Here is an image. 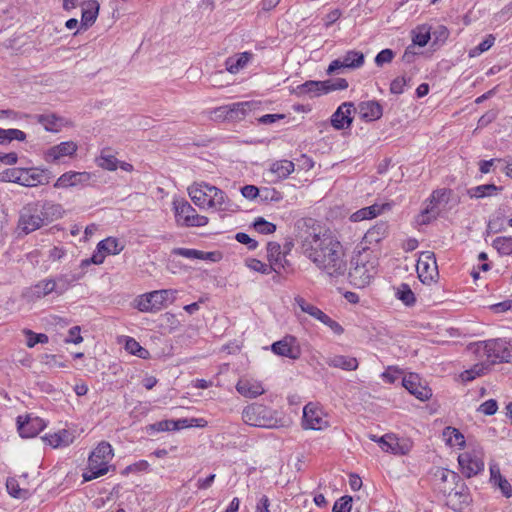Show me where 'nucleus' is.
I'll list each match as a JSON object with an SVG mask.
<instances>
[{
	"mask_svg": "<svg viewBox=\"0 0 512 512\" xmlns=\"http://www.w3.org/2000/svg\"><path fill=\"white\" fill-rule=\"evenodd\" d=\"M453 194L451 189H437L432 192L429 197V205L422 211V224H428L431 220L436 219L439 212L436 208L441 205H447L450 202L451 195Z\"/></svg>",
	"mask_w": 512,
	"mask_h": 512,
	"instance_id": "nucleus-7",
	"label": "nucleus"
},
{
	"mask_svg": "<svg viewBox=\"0 0 512 512\" xmlns=\"http://www.w3.org/2000/svg\"><path fill=\"white\" fill-rule=\"evenodd\" d=\"M356 112L365 122L379 120L383 115V107L377 100L361 101L356 107Z\"/></svg>",
	"mask_w": 512,
	"mask_h": 512,
	"instance_id": "nucleus-15",
	"label": "nucleus"
},
{
	"mask_svg": "<svg viewBox=\"0 0 512 512\" xmlns=\"http://www.w3.org/2000/svg\"><path fill=\"white\" fill-rule=\"evenodd\" d=\"M449 36V30L444 25H438L433 31L431 30V38H433L432 46H438L444 43Z\"/></svg>",
	"mask_w": 512,
	"mask_h": 512,
	"instance_id": "nucleus-57",
	"label": "nucleus"
},
{
	"mask_svg": "<svg viewBox=\"0 0 512 512\" xmlns=\"http://www.w3.org/2000/svg\"><path fill=\"white\" fill-rule=\"evenodd\" d=\"M21 186L36 187L38 185H46L53 177L52 172L47 168L29 167L22 168Z\"/></svg>",
	"mask_w": 512,
	"mask_h": 512,
	"instance_id": "nucleus-9",
	"label": "nucleus"
},
{
	"mask_svg": "<svg viewBox=\"0 0 512 512\" xmlns=\"http://www.w3.org/2000/svg\"><path fill=\"white\" fill-rule=\"evenodd\" d=\"M303 247L307 257L330 278H339L346 274L344 248L333 236L310 234L303 240Z\"/></svg>",
	"mask_w": 512,
	"mask_h": 512,
	"instance_id": "nucleus-1",
	"label": "nucleus"
},
{
	"mask_svg": "<svg viewBox=\"0 0 512 512\" xmlns=\"http://www.w3.org/2000/svg\"><path fill=\"white\" fill-rule=\"evenodd\" d=\"M431 39V26L419 25L412 30V45L425 47Z\"/></svg>",
	"mask_w": 512,
	"mask_h": 512,
	"instance_id": "nucleus-36",
	"label": "nucleus"
},
{
	"mask_svg": "<svg viewBox=\"0 0 512 512\" xmlns=\"http://www.w3.org/2000/svg\"><path fill=\"white\" fill-rule=\"evenodd\" d=\"M104 260H105V253L102 251H99V248L96 247V250L93 252L91 257L86 258L81 261L80 267L84 269L91 264L100 265L104 262Z\"/></svg>",
	"mask_w": 512,
	"mask_h": 512,
	"instance_id": "nucleus-63",
	"label": "nucleus"
},
{
	"mask_svg": "<svg viewBox=\"0 0 512 512\" xmlns=\"http://www.w3.org/2000/svg\"><path fill=\"white\" fill-rule=\"evenodd\" d=\"M208 191L211 193L213 192V195L211 196V199H209V207L216 208L220 211H235L236 209L233 207V205L230 203V200L228 199L227 195L224 191L217 187L209 188Z\"/></svg>",
	"mask_w": 512,
	"mask_h": 512,
	"instance_id": "nucleus-25",
	"label": "nucleus"
},
{
	"mask_svg": "<svg viewBox=\"0 0 512 512\" xmlns=\"http://www.w3.org/2000/svg\"><path fill=\"white\" fill-rule=\"evenodd\" d=\"M174 209L177 223L185 227H202L208 224V218L197 214L188 201H175Z\"/></svg>",
	"mask_w": 512,
	"mask_h": 512,
	"instance_id": "nucleus-5",
	"label": "nucleus"
},
{
	"mask_svg": "<svg viewBox=\"0 0 512 512\" xmlns=\"http://www.w3.org/2000/svg\"><path fill=\"white\" fill-rule=\"evenodd\" d=\"M61 358V356L54 355V354H43L41 355V363L52 368V367H58V368H66L68 367V361H59L58 359Z\"/></svg>",
	"mask_w": 512,
	"mask_h": 512,
	"instance_id": "nucleus-59",
	"label": "nucleus"
},
{
	"mask_svg": "<svg viewBox=\"0 0 512 512\" xmlns=\"http://www.w3.org/2000/svg\"><path fill=\"white\" fill-rule=\"evenodd\" d=\"M494 42V35L489 34L482 42H480L476 47L469 51V57L479 56L483 52L489 50L493 46Z\"/></svg>",
	"mask_w": 512,
	"mask_h": 512,
	"instance_id": "nucleus-56",
	"label": "nucleus"
},
{
	"mask_svg": "<svg viewBox=\"0 0 512 512\" xmlns=\"http://www.w3.org/2000/svg\"><path fill=\"white\" fill-rule=\"evenodd\" d=\"M253 54L251 52H242L228 57L225 61L226 70L232 74L239 72L251 60Z\"/></svg>",
	"mask_w": 512,
	"mask_h": 512,
	"instance_id": "nucleus-29",
	"label": "nucleus"
},
{
	"mask_svg": "<svg viewBox=\"0 0 512 512\" xmlns=\"http://www.w3.org/2000/svg\"><path fill=\"white\" fill-rule=\"evenodd\" d=\"M505 210L499 208L490 218L487 224L486 232L490 233H500L505 230L504 221H505Z\"/></svg>",
	"mask_w": 512,
	"mask_h": 512,
	"instance_id": "nucleus-39",
	"label": "nucleus"
},
{
	"mask_svg": "<svg viewBox=\"0 0 512 512\" xmlns=\"http://www.w3.org/2000/svg\"><path fill=\"white\" fill-rule=\"evenodd\" d=\"M212 187L205 182L192 185L188 189V193L193 203L200 208L209 207V199H211L213 192L210 193L208 189Z\"/></svg>",
	"mask_w": 512,
	"mask_h": 512,
	"instance_id": "nucleus-18",
	"label": "nucleus"
},
{
	"mask_svg": "<svg viewBox=\"0 0 512 512\" xmlns=\"http://www.w3.org/2000/svg\"><path fill=\"white\" fill-rule=\"evenodd\" d=\"M435 476H438L440 481H450L449 486H443V487L439 486V491L444 496L451 495L453 493V491L456 490V488H458V486H460L461 482H463L458 473L451 471L449 469H446V468L437 469Z\"/></svg>",
	"mask_w": 512,
	"mask_h": 512,
	"instance_id": "nucleus-21",
	"label": "nucleus"
},
{
	"mask_svg": "<svg viewBox=\"0 0 512 512\" xmlns=\"http://www.w3.org/2000/svg\"><path fill=\"white\" fill-rule=\"evenodd\" d=\"M37 122L44 126V129L48 132L57 133L62 127L68 124V121L54 113L51 114H40L35 116Z\"/></svg>",
	"mask_w": 512,
	"mask_h": 512,
	"instance_id": "nucleus-24",
	"label": "nucleus"
},
{
	"mask_svg": "<svg viewBox=\"0 0 512 512\" xmlns=\"http://www.w3.org/2000/svg\"><path fill=\"white\" fill-rule=\"evenodd\" d=\"M108 462L99 458L89 456L88 470L83 473V481L88 482L105 475L108 472Z\"/></svg>",
	"mask_w": 512,
	"mask_h": 512,
	"instance_id": "nucleus-22",
	"label": "nucleus"
},
{
	"mask_svg": "<svg viewBox=\"0 0 512 512\" xmlns=\"http://www.w3.org/2000/svg\"><path fill=\"white\" fill-rule=\"evenodd\" d=\"M282 256V248L278 242L270 241L267 243V259L271 265L277 267V263Z\"/></svg>",
	"mask_w": 512,
	"mask_h": 512,
	"instance_id": "nucleus-51",
	"label": "nucleus"
},
{
	"mask_svg": "<svg viewBox=\"0 0 512 512\" xmlns=\"http://www.w3.org/2000/svg\"><path fill=\"white\" fill-rule=\"evenodd\" d=\"M492 246L500 255H510L512 253L511 237H497L493 240Z\"/></svg>",
	"mask_w": 512,
	"mask_h": 512,
	"instance_id": "nucleus-54",
	"label": "nucleus"
},
{
	"mask_svg": "<svg viewBox=\"0 0 512 512\" xmlns=\"http://www.w3.org/2000/svg\"><path fill=\"white\" fill-rule=\"evenodd\" d=\"M388 234L387 222H379L370 228L364 235V241L368 244H378Z\"/></svg>",
	"mask_w": 512,
	"mask_h": 512,
	"instance_id": "nucleus-32",
	"label": "nucleus"
},
{
	"mask_svg": "<svg viewBox=\"0 0 512 512\" xmlns=\"http://www.w3.org/2000/svg\"><path fill=\"white\" fill-rule=\"evenodd\" d=\"M350 269L348 271V279L351 284L364 287L370 283L371 275L368 272L365 264L360 265L358 260L355 261L353 257L350 261Z\"/></svg>",
	"mask_w": 512,
	"mask_h": 512,
	"instance_id": "nucleus-17",
	"label": "nucleus"
},
{
	"mask_svg": "<svg viewBox=\"0 0 512 512\" xmlns=\"http://www.w3.org/2000/svg\"><path fill=\"white\" fill-rule=\"evenodd\" d=\"M84 276V272L61 274L55 278L58 288L57 295L64 294L75 282L79 281Z\"/></svg>",
	"mask_w": 512,
	"mask_h": 512,
	"instance_id": "nucleus-33",
	"label": "nucleus"
},
{
	"mask_svg": "<svg viewBox=\"0 0 512 512\" xmlns=\"http://www.w3.org/2000/svg\"><path fill=\"white\" fill-rule=\"evenodd\" d=\"M236 390L239 394L247 398H256L264 393V388L260 382L244 378H241L237 382Z\"/></svg>",
	"mask_w": 512,
	"mask_h": 512,
	"instance_id": "nucleus-23",
	"label": "nucleus"
},
{
	"mask_svg": "<svg viewBox=\"0 0 512 512\" xmlns=\"http://www.w3.org/2000/svg\"><path fill=\"white\" fill-rule=\"evenodd\" d=\"M40 202L29 203L20 212L18 227L27 235L46 225L39 210Z\"/></svg>",
	"mask_w": 512,
	"mask_h": 512,
	"instance_id": "nucleus-6",
	"label": "nucleus"
},
{
	"mask_svg": "<svg viewBox=\"0 0 512 512\" xmlns=\"http://www.w3.org/2000/svg\"><path fill=\"white\" fill-rule=\"evenodd\" d=\"M403 387L421 401H427L432 396V390L421 383V378L416 373H409L402 378Z\"/></svg>",
	"mask_w": 512,
	"mask_h": 512,
	"instance_id": "nucleus-12",
	"label": "nucleus"
},
{
	"mask_svg": "<svg viewBox=\"0 0 512 512\" xmlns=\"http://www.w3.org/2000/svg\"><path fill=\"white\" fill-rule=\"evenodd\" d=\"M247 266L250 269H252L256 272H259L261 274H264V275H268L271 272H276L277 274H279V270L276 268V266H273L270 263L265 264L262 261L255 259V258L249 259L247 261Z\"/></svg>",
	"mask_w": 512,
	"mask_h": 512,
	"instance_id": "nucleus-50",
	"label": "nucleus"
},
{
	"mask_svg": "<svg viewBox=\"0 0 512 512\" xmlns=\"http://www.w3.org/2000/svg\"><path fill=\"white\" fill-rule=\"evenodd\" d=\"M251 227L263 235H270L274 233L277 228L274 223L267 221L263 217L255 218L251 224Z\"/></svg>",
	"mask_w": 512,
	"mask_h": 512,
	"instance_id": "nucleus-47",
	"label": "nucleus"
},
{
	"mask_svg": "<svg viewBox=\"0 0 512 512\" xmlns=\"http://www.w3.org/2000/svg\"><path fill=\"white\" fill-rule=\"evenodd\" d=\"M77 151V144L73 141L61 142L49 148L44 155V159L47 162H55L61 157L72 156Z\"/></svg>",
	"mask_w": 512,
	"mask_h": 512,
	"instance_id": "nucleus-19",
	"label": "nucleus"
},
{
	"mask_svg": "<svg viewBox=\"0 0 512 512\" xmlns=\"http://www.w3.org/2000/svg\"><path fill=\"white\" fill-rule=\"evenodd\" d=\"M423 259L417 264V273L420 281L424 284L431 282L434 276L438 274L436 256L431 251L422 252Z\"/></svg>",
	"mask_w": 512,
	"mask_h": 512,
	"instance_id": "nucleus-14",
	"label": "nucleus"
},
{
	"mask_svg": "<svg viewBox=\"0 0 512 512\" xmlns=\"http://www.w3.org/2000/svg\"><path fill=\"white\" fill-rule=\"evenodd\" d=\"M443 436L446 437L447 444L452 445H459L460 447L465 446V438L464 435L459 431V429L447 426L443 430Z\"/></svg>",
	"mask_w": 512,
	"mask_h": 512,
	"instance_id": "nucleus-44",
	"label": "nucleus"
},
{
	"mask_svg": "<svg viewBox=\"0 0 512 512\" xmlns=\"http://www.w3.org/2000/svg\"><path fill=\"white\" fill-rule=\"evenodd\" d=\"M491 484L499 488L504 497L510 498L512 496V486L508 480L501 475V473L497 474V480Z\"/></svg>",
	"mask_w": 512,
	"mask_h": 512,
	"instance_id": "nucleus-60",
	"label": "nucleus"
},
{
	"mask_svg": "<svg viewBox=\"0 0 512 512\" xmlns=\"http://www.w3.org/2000/svg\"><path fill=\"white\" fill-rule=\"evenodd\" d=\"M260 199L264 202H279L283 199L281 192L275 188H264L260 192Z\"/></svg>",
	"mask_w": 512,
	"mask_h": 512,
	"instance_id": "nucleus-62",
	"label": "nucleus"
},
{
	"mask_svg": "<svg viewBox=\"0 0 512 512\" xmlns=\"http://www.w3.org/2000/svg\"><path fill=\"white\" fill-rule=\"evenodd\" d=\"M395 296L408 307L413 306L416 303L415 294L407 283H401L396 288Z\"/></svg>",
	"mask_w": 512,
	"mask_h": 512,
	"instance_id": "nucleus-41",
	"label": "nucleus"
},
{
	"mask_svg": "<svg viewBox=\"0 0 512 512\" xmlns=\"http://www.w3.org/2000/svg\"><path fill=\"white\" fill-rule=\"evenodd\" d=\"M242 419L248 425L263 428L278 427L280 422L277 412L261 403H252L245 407Z\"/></svg>",
	"mask_w": 512,
	"mask_h": 512,
	"instance_id": "nucleus-3",
	"label": "nucleus"
},
{
	"mask_svg": "<svg viewBox=\"0 0 512 512\" xmlns=\"http://www.w3.org/2000/svg\"><path fill=\"white\" fill-rule=\"evenodd\" d=\"M33 295L37 298H43L51 293H55L57 295V285L55 282V278H49L42 281H39L32 288Z\"/></svg>",
	"mask_w": 512,
	"mask_h": 512,
	"instance_id": "nucleus-35",
	"label": "nucleus"
},
{
	"mask_svg": "<svg viewBox=\"0 0 512 512\" xmlns=\"http://www.w3.org/2000/svg\"><path fill=\"white\" fill-rule=\"evenodd\" d=\"M96 164L100 168L108 171H115L120 161L111 153V148H104L96 158Z\"/></svg>",
	"mask_w": 512,
	"mask_h": 512,
	"instance_id": "nucleus-34",
	"label": "nucleus"
},
{
	"mask_svg": "<svg viewBox=\"0 0 512 512\" xmlns=\"http://www.w3.org/2000/svg\"><path fill=\"white\" fill-rule=\"evenodd\" d=\"M483 373L484 367L476 364L471 369L462 372L460 374V377L463 382H470L474 380L476 377L483 375Z\"/></svg>",
	"mask_w": 512,
	"mask_h": 512,
	"instance_id": "nucleus-64",
	"label": "nucleus"
},
{
	"mask_svg": "<svg viewBox=\"0 0 512 512\" xmlns=\"http://www.w3.org/2000/svg\"><path fill=\"white\" fill-rule=\"evenodd\" d=\"M125 350L132 355H135L141 359H147L150 356V353L147 349L142 347L139 342H137L132 337H127L125 341Z\"/></svg>",
	"mask_w": 512,
	"mask_h": 512,
	"instance_id": "nucleus-46",
	"label": "nucleus"
},
{
	"mask_svg": "<svg viewBox=\"0 0 512 512\" xmlns=\"http://www.w3.org/2000/svg\"><path fill=\"white\" fill-rule=\"evenodd\" d=\"M460 471L466 478H471L484 470L483 460L473 452H464L458 456Z\"/></svg>",
	"mask_w": 512,
	"mask_h": 512,
	"instance_id": "nucleus-10",
	"label": "nucleus"
},
{
	"mask_svg": "<svg viewBox=\"0 0 512 512\" xmlns=\"http://www.w3.org/2000/svg\"><path fill=\"white\" fill-rule=\"evenodd\" d=\"M353 498L349 495H344L335 501L332 512H351Z\"/></svg>",
	"mask_w": 512,
	"mask_h": 512,
	"instance_id": "nucleus-58",
	"label": "nucleus"
},
{
	"mask_svg": "<svg viewBox=\"0 0 512 512\" xmlns=\"http://www.w3.org/2000/svg\"><path fill=\"white\" fill-rule=\"evenodd\" d=\"M68 436V433L66 430L60 431L58 433L54 434H46L43 437V440L47 442L50 446L57 448L60 446H65L69 444L68 439L66 437Z\"/></svg>",
	"mask_w": 512,
	"mask_h": 512,
	"instance_id": "nucleus-52",
	"label": "nucleus"
},
{
	"mask_svg": "<svg viewBox=\"0 0 512 512\" xmlns=\"http://www.w3.org/2000/svg\"><path fill=\"white\" fill-rule=\"evenodd\" d=\"M206 425L207 421L203 418H180L173 420V426L171 428L173 431H178L183 428L205 427Z\"/></svg>",
	"mask_w": 512,
	"mask_h": 512,
	"instance_id": "nucleus-45",
	"label": "nucleus"
},
{
	"mask_svg": "<svg viewBox=\"0 0 512 512\" xmlns=\"http://www.w3.org/2000/svg\"><path fill=\"white\" fill-rule=\"evenodd\" d=\"M341 59L347 69H357L364 64L365 56L361 51L349 50Z\"/></svg>",
	"mask_w": 512,
	"mask_h": 512,
	"instance_id": "nucleus-40",
	"label": "nucleus"
},
{
	"mask_svg": "<svg viewBox=\"0 0 512 512\" xmlns=\"http://www.w3.org/2000/svg\"><path fill=\"white\" fill-rule=\"evenodd\" d=\"M411 443L408 440H400L392 434L390 442L388 443L385 452H390L394 455H406L411 450Z\"/></svg>",
	"mask_w": 512,
	"mask_h": 512,
	"instance_id": "nucleus-37",
	"label": "nucleus"
},
{
	"mask_svg": "<svg viewBox=\"0 0 512 512\" xmlns=\"http://www.w3.org/2000/svg\"><path fill=\"white\" fill-rule=\"evenodd\" d=\"M113 455L112 446L106 441L99 443L98 446L90 454V456L94 458H99L107 462L112 459Z\"/></svg>",
	"mask_w": 512,
	"mask_h": 512,
	"instance_id": "nucleus-48",
	"label": "nucleus"
},
{
	"mask_svg": "<svg viewBox=\"0 0 512 512\" xmlns=\"http://www.w3.org/2000/svg\"><path fill=\"white\" fill-rule=\"evenodd\" d=\"M82 16L80 29L87 30L92 26L98 16L100 5L97 0H87L81 3Z\"/></svg>",
	"mask_w": 512,
	"mask_h": 512,
	"instance_id": "nucleus-20",
	"label": "nucleus"
},
{
	"mask_svg": "<svg viewBox=\"0 0 512 512\" xmlns=\"http://www.w3.org/2000/svg\"><path fill=\"white\" fill-rule=\"evenodd\" d=\"M270 171L278 178H287L294 171V163L289 160L276 161L271 165Z\"/></svg>",
	"mask_w": 512,
	"mask_h": 512,
	"instance_id": "nucleus-43",
	"label": "nucleus"
},
{
	"mask_svg": "<svg viewBox=\"0 0 512 512\" xmlns=\"http://www.w3.org/2000/svg\"><path fill=\"white\" fill-rule=\"evenodd\" d=\"M324 93L328 94L336 90H345L348 88V81L344 78L328 79L323 81Z\"/></svg>",
	"mask_w": 512,
	"mask_h": 512,
	"instance_id": "nucleus-55",
	"label": "nucleus"
},
{
	"mask_svg": "<svg viewBox=\"0 0 512 512\" xmlns=\"http://www.w3.org/2000/svg\"><path fill=\"white\" fill-rule=\"evenodd\" d=\"M502 190V186H496L495 184L490 183L472 187L467 190V194L471 198H484Z\"/></svg>",
	"mask_w": 512,
	"mask_h": 512,
	"instance_id": "nucleus-38",
	"label": "nucleus"
},
{
	"mask_svg": "<svg viewBox=\"0 0 512 512\" xmlns=\"http://www.w3.org/2000/svg\"><path fill=\"white\" fill-rule=\"evenodd\" d=\"M327 422L323 420V418L319 415V413L309 408V405H306L303 409V426L306 429L313 430H321L323 425Z\"/></svg>",
	"mask_w": 512,
	"mask_h": 512,
	"instance_id": "nucleus-30",
	"label": "nucleus"
},
{
	"mask_svg": "<svg viewBox=\"0 0 512 512\" xmlns=\"http://www.w3.org/2000/svg\"><path fill=\"white\" fill-rule=\"evenodd\" d=\"M292 93L297 96L310 95L311 97H317L325 94L324 83L323 81L308 80L294 88Z\"/></svg>",
	"mask_w": 512,
	"mask_h": 512,
	"instance_id": "nucleus-26",
	"label": "nucleus"
},
{
	"mask_svg": "<svg viewBox=\"0 0 512 512\" xmlns=\"http://www.w3.org/2000/svg\"><path fill=\"white\" fill-rule=\"evenodd\" d=\"M46 427V423L39 417L31 415L17 417V430L22 438H33Z\"/></svg>",
	"mask_w": 512,
	"mask_h": 512,
	"instance_id": "nucleus-13",
	"label": "nucleus"
},
{
	"mask_svg": "<svg viewBox=\"0 0 512 512\" xmlns=\"http://www.w3.org/2000/svg\"><path fill=\"white\" fill-rule=\"evenodd\" d=\"M40 213L45 224L51 223L62 217L64 210L60 204L51 201H44L39 206Z\"/></svg>",
	"mask_w": 512,
	"mask_h": 512,
	"instance_id": "nucleus-27",
	"label": "nucleus"
},
{
	"mask_svg": "<svg viewBox=\"0 0 512 512\" xmlns=\"http://www.w3.org/2000/svg\"><path fill=\"white\" fill-rule=\"evenodd\" d=\"M327 365L334 368H340L345 371H354L358 368V361L354 357L335 355L326 361Z\"/></svg>",
	"mask_w": 512,
	"mask_h": 512,
	"instance_id": "nucleus-31",
	"label": "nucleus"
},
{
	"mask_svg": "<svg viewBox=\"0 0 512 512\" xmlns=\"http://www.w3.org/2000/svg\"><path fill=\"white\" fill-rule=\"evenodd\" d=\"M175 291L171 289L155 290L143 294L137 299V309L141 312H155L160 310L169 300L174 299Z\"/></svg>",
	"mask_w": 512,
	"mask_h": 512,
	"instance_id": "nucleus-4",
	"label": "nucleus"
},
{
	"mask_svg": "<svg viewBox=\"0 0 512 512\" xmlns=\"http://www.w3.org/2000/svg\"><path fill=\"white\" fill-rule=\"evenodd\" d=\"M253 102H236L227 105L228 121L234 122L245 118L248 112L252 110Z\"/></svg>",
	"mask_w": 512,
	"mask_h": 512,
	"instance_id": "nucleus-28",
	"label": "nucleus"
},
{
	"mask_svg": "<svg viewBox=\"0 0 512 512\" xmlns=\"http://www.w3.org/2000/svg\"><path fill=\"white\" fill-rule=\"evenodd\" d=\"M92 178V174L88 172L69 171L62 174L54 183L55 188H67L77 185H87Z\"/></svg>",
	"mask_w": 512,
	"mask_h": 512,
	"instance_id": "nucleus-16",
	"label": "nucleus"
},
{
	"mask_svg": "<svg viewBox=\"0 0 512 512\" xmlns=\"http://www.w3.org/2000/svg\"><path fill=\"white\" fill-rule=\"evenodd\" d=\"M97 248H99V251H102L106 254L116 255L123 250L124 246L120 245L117 238L107 237L106 239L98 242Z\"/></svg>",
	"mask_w": 512,
	"mask_h": 512,
	"instance_id": "nucleus-42",
	"label": "nucleus"
},
{
	"mask_svg": "<svg viewBox=\"0 0 512 512\" xmlns=\"http://www.w3.org/2000/svg\"><path fill=\"white\" fill-rule=\"evenodd\" d=\"M21 171L22 168H7L0 172V183L12 182L19 184L21 183Z\"/></svg>",
	"mask_w": 512,
	"mask_h": 512,
	"instance_id": "nucleus-53",
	"label": "nucleus"
},
{
	"mask_svg": "<svg viewBox=\"0 0 512 512\" xmlns=\"http://www.w3.org/2000/svg\"><path fill=\"white\" fill-rule=\"evenodd\" d=\"M271 351L278 356L287 357L296 360L301 355L297 338L292 335H286L279 341L271 345Z\"/></svg>",
	"mask_w": 512,
	"mask_h": 512,
	"instance_id": "nucleus-11",
	"label": "nucleus"
},
{
	"mask_svg": "<svg viewBox=\"0 0 512 512\" xmlns=\"http://www.w3.org/2000/svg\"><path fill=\"white\" fill-rule=\"evenodd\" d=\"M395 57V52L390 48H385L377 53L375 56V64L378 67H382L385 64L392 62Z\"/></svg>",
	"mask_w": 512,
	"mask_h": 512,
	"instance_id": "nucleus-61",
	"label": "nucleus"
},
{
	"mask_svg": "<svg viewBox=\"0 0 512 512\" xmlns=\"http://www.w3.org/2000/svg\"><path fill=\"white\" fill-rule=\"evenodd\" d=\"M356 107L353 102H343L331 115L330 123L335 130L349 129L353 123Z\"/></svg>",
	"mask_w": 512,
	"mask_h": 512,
	"instance_id": "nucleus-8",
	"label": "nucleus"
},
{
	"mask_svg": "<svg viewBox=\"0 0 512 512\" xmlns=\"http://www.w3.org/2000/svg\"><path fill=\"white\" fill-rule=\"evenodd\" d=\"M472 345L476 347V353H479L482 350L483 355L488 359H492V364L512 363V340L496 338L479 341Z\"/></svg>",
	"mask_w": 512,
	"mask_h": 512,
	"instance_id": "nucleus-2",
	"label": "nucleus"
},
{
	"mask_svg": "<svg viewBox=\"0 0 512 512\" xmlns=\"http://www.w3.org/2000/svg\"><path fill=\"white\" fill-rule=\"evenodd\" d=\"M23 334L27 338L26 345L29 348H33L37 344H46L49 341V337L45 333H36L30 329H24Z\"/></svg>",
	"mask_w": 512,
	"mask_h": 512,
	"instance_id": "nucleus-49",
	"label": "nucleus"
}]
</instances>
